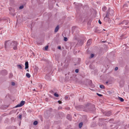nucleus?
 <instances>
[{
	"label": "nucleus",
	"mask_w": 129,
	"mask_h": 129,
	"mask_svg": "<svg viewBox=\"0 0 129 129\" xmlns=\"http://www.w3.org/2000/svg\"><path fill=\"white\" fill-rule=\"evenodd\" d=\"M17 43L16 41L7 40L5 42L4 47L7 51H9L12 48L14 50H16L17 49Z\"/></svg>",
	"instance_id": "obj_1"
},
{
	"label": "nucleus",
	"mask_w": 129,
	"mask_h": 129,
	"mask_svg": "<svg viewBox=\"0 0 129 129\" xmlns=\"http://www.w3.org/2000/svg\"><path fill=\"white\" fill-rule=\"evenodd\" d=\"M25 102L24 101H22L19 104L15 106L16 108L19 107H21L23 106L25 104Z\"/></svg>",
	"instance_id": "obj_2"
},
{
	"label": "nucleus",
	"mask_w": 129,
	"mask_h": 129,
	"mask_svg": "<svg viewBox=\"0 0 129 129\" xmlns=\"http://www.w3.org/2000/svg\"><path fill=\"white\" fill-rule=\"evenodd\" d=\"M129 23V21L127 20H124L122 22L119 23V24H123L124 25H126L127 24Z\"/></svg>",
	"instance_id": "obj_3"
},
{
	"label": "nucleus",
	"mask_w": 129,
	"mask_h": 129,
	"mask_svg": "<svg viewBox=\"0 0 129 129\" xmlns=\"http://www.w3.org/2000/svg\"><path fill=\"white\" fill-rule=\"evenodd\" d=\"M111 114V111H109L106 113L105 115L107 116H110Z\"/></svg>",
	"instance_id": "obj_4"
},
{
	"label": "nucleus",
	"mask_w": 129,
	"mask_h": 129,
	"mask_svg": "<svg viewBox=\"0 0 129 129\" xmlns=\"http://www.w3.org/2000/svg\"><path fill=\"white\" fill-rule=\"evenodd\" d=\"M25 69H26L28 68V61L26 62L25 63Z\"/></svg>",
	"instance_id": "obj_5"
},
{
	"label": "nucleus",
	"mask_w": 129,
	"mask_h": 129,
	"mask_svg": "<svg viewBox=\"0 0 129 129\" xmlns=\"http://www.w3.org/2000/svg\"><path fill=\"white\" fill-rule=\"evenodd\" d=\"M91 42V39L89 40L87 42V45L88 46H89L90 45Z\"/></svg>",
	"instance_id": "obj_6"
},
{
	"label": "nucleus",
	"mask_w": 129,
	"mask_h": 129,
	"mask_svg": "<svg viewBox=\"0 0 129 129\" xmlns=\"http://www.w3.org/2000/svg\"><path fill=\"white\" fill-rule=\"evenodd\" d=\"M67 118L70 120H71V117L69 114H68L67 115Z\"/></svg>",
	"instance_id": "obj_7"
},
{
	"label": "nucleus",
	"mask_w": 129,
	"mask_h": 129,
	"mask_svg": "<svg viewBox=\"0 0 129 129\" xmlns=\"http://www.w3.org/2000/svg\"><path fill=\"white\" fill-rule=\"evenodd\" d=\"M109 14L108 13H107L106 14V16H105V17L104 18V20H106V18H109Z\"/></svg>",
	"instance_id": "obj_8"
},
{
	"label": "nucleus",
	"mask_w": 129,
	"mask_h": 129,
	"mask_svg": "<svg viewBox=\"0 0 129 129\" xmlns=\"http://www.w3.org/2000/svg\"><path fill=\"white\" fill-rule=\"evenodd\" d=\"M59 29V26L58 25L55 28V33L57 32L58 31V30Z\"/></svg>",
	"instance_id": "obj_9"
},
{
	"label": "nucleus",
	"mask_w": 129,
	"mask_h": 129,
	"mask_svg": "<svg viewBox=\"0 0 129 129\" xmlns=\"http://www.w3.org/2000/svg\"><path fill=\"white\" fill-rule=\"evenodd\" d=\"M17 67L19 69H22V67L21 65H17Z\"/></svg>",
	"instance_id": "obj_10"
},
{
	"label": "nucleus",
	"mask_w": 129,
	"mask_h": 129,
	"mask_svg": "<svg viewBox=\"0 0 129 129\" xmlns=\"http://www.w3.org/2000/svg\"><path fill=\"white\" fill-rule=\"evenodd\" d=\"M26 76L28 78H29L30 77V75L29 73H27L26 74Z\"/></svg>",
	"instance_id": "obj_11"
},
{
	"label": "nucleus",
	"mask_w": 129,
	"mask_h": 129,
	"mask_svg": "<svg viewBox=\"0 0 129 129\" xmlns=\"http://www.w3.org/2000/svg\"><path fill=\"white\" fill-rule=\"evenodd\" d=\"M118 98H119V100L121 102H123L124 101V99L122 98H121L120 97H118Z\"/></svg>",
	"instance_id": "obj_12"
},
{
	"label": "nucleus",
	"mask_w": 129,
	"mask_h": 129,
	"mask_svg": "<svg viewBox=\"0 0 129 129\" xmlns=\"http://www.w3.org/2000/svg\"><path fill=\"white\" fill-rule=\"evenodd\" d=\"M83 123L82 122H80L79 124V128H80L82 126Z\"/></svg>",
	"instance_id": "obj_13"
},
{
	"label": "nucleus",
	"mask_w": 129,
	"mask_h": 129,
	"mask_svg": "<svg viewBox=\"0 0 129 129\" xmlns=\"http://www.w3.org/2000/svg\"><path fill=\"white\" fill-rule=\"evenodd\" d=\"M100 87L101 88L104 89L105 87L103 85H100Z\"/></svg>",
	"instance_id": "obj_14"
},
{
	"label": "nucleus",
	"mask_w": 129,
	"mask_h": 129,
	"mask_svg": "<svg viewBox=\"0 0 129 129\" xmlns=\"http://www.w3.org/2000/svg\"><path fill=\"white\" fill-rule=\"evenodd\" d=\"M38 123V122L37 121H34V124L35 125H36Z\"/></svg>",
	"instance_id": "obj_15"
},
{
	"label": "nucleus",
	"mask_w": 129,
	"mask_h": 129,
	"mask_svg": "<svg viewBox=\"0 0 129 129\" xmlns=\"http://www.w3.org/2000/svg\"><path fill=\"white\" fill-rule=\"evenodd\" d=\"M54 95L56 97H58L59 96L58 94L56 93H54Z\"/></svg>",
	"instance_id": "obj_16"
},
{
	"label": "nucleus",
	"mask_w": 129,
	"mask_h": 129,
	"mask_svg": "<svg viewBox=\"0 0 129 129\" xmlns=\"http://www.w3.org/2000/svg\"><path fill=\"white\" fill-rule=\"evenodd\" d=\"M127 7V6L126 4H124L123 6V8H125Z\"/></svg>",
	"instance_id": "obj_17"
},
{
	"label": "nucleus",
	"mask_w": 129,
	"mask_h": 129,
	"mask_svg": "<svg viewBox=\"0 0 129 129\" xmlns=\"http://www.w3.org/2000/svg\"><path fill=\"white\" fill-rule=\"evenodd\" d=\"M64 40L65 41H68V39L67 38L64 37Z\"/></svg>",
	"instance_id": "obj_18"
},
{
	"label": "nucleus",
	"mask_w": 129,
	"mask_h": 129,
	"mask_svg": "<svg viewBox=\"0 0 129 129\" xmlns=\"http://www.w3.org/2000/svg\"><path fill=\"white\" fill-rule=\"evenodd\" d=\"M94 54H91L90 56V57H89L90 58H91L93 57L94 56Z\"/></svg>",
	"instance_id": "obj_19"
},
{
	"label": "nucleus",
	"mask_w": 129,
	"mask_h": 129,
	"mask_svg": "<svg viewBox=\"0 0 129 129\" xmlns=\"http://www.w3.org/2000/svg\"><path fill=\"white\" fill-rule=\"evenodd\" d=\"M65 99L66 100H68L69 99V97L68 96H66L65 97Z\"/></svg>",
	"instance_id": "obj_20"
},
{
	"label": "nucleus",
	"mask_w": 129,
	"mask_h": 129,
	"mask_svg": "<svg viewBox=\"0 0 129 129\" xmlns=\"http://www.w3.org/2000/svg\"><path fill=\"white\" fill-rule=\"evenodd\" d=\"M23 8V6H21L19 7L20 9H22Z\"/></svg>",
	"instance_id": "obj_21"
},
{
	"label": "nucleus",
	"mask_w": 129,
	"mask_h": 129,
	"mask_svg": "<svg viewBox=\"0 0 129 129\" xmlns=\"http://www.w3.org/2000/svg\"><path fill=\"white\" fill-rule=\"evenodd\" d=\"M96 94H97V95H98L99 96H102V95L100 94H99L98 93H97Z\"/></svg>",
	"instance_id": "obj_22"
},
{
	"label": "nucleus",
	"mask_w": 129,
	"mask_h": 129,
	"mask_svg": "<svg viewBox=\"0 0 129 129\" xmlns=\"http://www.w3.org/2000/svg\"><path fill=\"white\" fill-rule=\"evenodd\" d=\"M106 9V8L105 7H104L103 8V11H105Z\"/></svg>",
	"instance_id": "obj_23"
},
{
	"label": "nucleus",
	"mask_w": 129,
	"mask_h": 129,
	"mask_svg": "<svg viewBox=\"0 0 129 129\" xmlns=\"http://www.w3.org/2000/svg\"><path fill=\"white\" fill-rule=\"evenodd\" d=\"M106 84H107L108 83H109V84H111V83L110 81H106Z\"/></svg>",
	"instance_id": "obj_24"
},
{
	"label": "nucleus",
	"mask_w": 129,
	"mask_h": 129,
	"mask_svg": "<svg viewBox=\"0 0 129 129\" xmlns=\"http://www.w3.org/2000/svg\"><path fill=\"white\" fill-rule=\"evenodd\" d=\"M48 46H47L45 47V49L46 50H47L48 49Z\"/></svg>",
	"instance_id": "obj_25"
},
{
	"label": "nucleus",
	"mask_w": 129,
	"mask_h": 129,
	"mask_svg": "<svg viewBox=\"0 0 129 129\" xmlns=\"http://www.w3.org/2000/svg\"><path fill=\"white\" fill-rule=\"evenodd\" d=\"M15 85V83L14 82H12V85L14 86V85Z\"/></svg>",
	"instance_id": "obj_26"
},
{
	"label": "nucleus",
	"mask_w": 129,
	"mask_h": 129,
	"mask_svg": "<svg viewBox=\"0 0 129 129\" xmlns=\"http://www.w3.org/2000/svg\"><path fill=\"white\" fill-rule=\"evenodd\" d=\"M118 67H116L115 68V71H116L118 70Z\"/></svg>",
	"instance_id": "obj_27"
},
{
	"label": "nucleus",
	"mask_w": 129,
	"mask_h": 129,
	"mask_svg": "<svg viewBox=\"0 0 129 129\" xmlns=\"http://www.w3.org/2000/svg\"><path fill=\"white\" fill-rule=\"evenodd\" d=\"M78 70L77 69L76 70H75V72L77 73H78Z\"/></svg>",
	"instance_id": "obj_28"
},
{
	"label": "nucleus",
	"mask_w": 129,
	"mask_h": 129,
	"mask_svg": "<svg viewBox=\"0 0 129 129\" xmlns=\"http://www.w3.org/2000/svg\"><path fill=\"white\" fill-rule=\"evenodd\" d=\"M13 76V75L12 74H10V77H12Z\"/></svg>",
	"instance_id": "obj_29"
},
{
	"label": "nucleus",
	"mask_w": 129,
	"mask_h": 129,
	"mask_svg": "<svg viewBox=\"0 0 129 129\" xmlns=\"http://www.w3.org/2000/svg\"><path fill=\"white\" fill-rule=\"evenodd\" d=\"M21 117H22V115H19V118H20V119H21Z\"/></svg>",
	"instance_id": "obj_30"
},
{
	"label": "nucleus",
	"mask_w": 129,
	"mask_h": 129,
	"mask_svg": "<svg viewBox=\"0 0 129 129\" xmlns=\"http://www.w3.org/2000/svg\"><path fill=\"white\" fill-rule=\"evenodd\" d=\"M58 102L59 104H61V102L60 101H58Z\"/></svg>",
	"instance_id": "obj_31"
},
{
	"label": "nucleus",
	"mask_w": 129,
	"mask_h": 129,
	"mask_svg": "<svg viewBox=\"0 0 129 129\" xmlns=\"http://www.w3.org/2000/svg\"><path fill=\"white\" fill-rule=\"evenodd\" d=\"M99 23L100 24H102V22H101V21L100 20H99Z\"/></svg>",
	"instance_id": "obj_32"
},
{
	"label": "nucleus",
	"mask_w": 129,
	"mask_h": 129,
	"mask_svg": "<svg viewBox=\"0 0 129 129\" xmlns=\"http://www.w3.org/2000/svg\"><path fill=\"white\" fill-rule=\"evenodd\" d=\"M58 48L59 49H61V47L60 46H59L58 47Z\"/></svg>",
	"instance_id": "obj_33"
},
{
	"label": "nucleus",
	"mask_w": 129,
	"mask_h": 129,
	"mask_svg": "<svg viewBox=\"0 0 129 129\" xmlns=\"http://www.w3.org/2000/svg\"><path fill=\"white\" fill-rule=\"evenodd\" d=\"M45 100H46V101H47V100H48V99L47 98H46L45 99Z\"/></svg>",
	"instance_id": "obj_34"
},
{
	"label": "nucleus",
	"mask_w": 129,
	"mask_h": 129,
	"mask_svg": "<svg viewBox=\"0 0 129 129\" xmlns=\"http://www.w3.org/2000/svg\"><path fill=\"white\" fill-rule=\"evenodd\" d=\"M39 86H40V87H42V85H41V84H40V85H39Z\"/></svg>",
	"instance_id": "obj_35"
},
{
	"label": "nucleus",
	"mask_w": 129,
	"mask_h": 129,
	"mask_svg": "<svg viewBox=\"0 0 129 129\" xmlns=\"http://www.w3.org/2000/svg\"><path fill=\"white\" fill-rule=\"evenodd\" d=\"M108 19V18H106V20H104L106 21Z\"/></svg>",
	"instance_id": "obj_36"
},
{
	"label": "nucleus",
	"mask_w": 129,
	"mask_h": 129,
	"mask_svg": "<svg viewBox=\"0 0 129 129\" xmlns=\"http://www.w3.org/2000/svg\"><path fill=\"white\" fill-rule=\"evenodd\" d=\"M106 42V41H102V42L104 43L105 42Z\"/></svg>",
	"instance_id": "obj_37"
},
{
	"label": "nucleus",
	"mask_w": 129,
	"mask_h": 129,
	"mask_svg": "<svg viewBox=\"0 0 129 129\" xmlns=\"http://www.w3.org/2000/svg\"><path fill=\"white\" fill-rule=\"evenodd\" d=\"M34 91H35V89H34L33 90Z\"/></svg>",
	"instance_id": "obj_38"
},
{
	"label": "nucleus",
	"mask_w": 129,
	"mask_h": 129,
	"mask_svg": "<svg viewBox=\"0 0 129 129\" xmlns=\"http://www.w3.org/2000/svg\"><path fill=\"white\" fill-rule=\"evenodd\" d=\"M69 108H68V109H67V110H69Z\"/></svg>",
	"instance_id": "obj_39"
},
{
	"label": "nucleus",
	"mask_w": 129,
	"mask_h": 129,
	"mask_svg": "<svg viewBox=\"0 0 129 129\" xmlns=\"http://www.w3.org/2000/svg\"><path fill=\"white\" fill-rule=\"evenodd\" d=\"M74 115L75 116H76V114H74Z\"/></svg>",
	"instance_id": "obj_40"
},
{
	"label": "nucleus",
	"mask_w": 129,
	"mask_h": 129,
	"mask_svg": "<svg viewBox=\"0 0 129 129\" xmlns=\"http://www.w3.org/2000/svg\"><path fill=\"white\" fill-rule=\"evenodd\" d=\"M127 3H129V1H128L127 2Z\"/></svg>",
	"instance_id": "obj_41"
}]
</instances>
